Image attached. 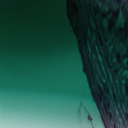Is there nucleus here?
<instances>
[{
  "label": "nucleus",
  "instance_id": "3",
  "mask_svg": "<svg viewBox=\"0 0 128 128\" xmlns=\"http://www.w3.org/2000/svg\"><path fill=\"white\" fill-rule=\"evenodd\" d=\"M81 6H82V3H81ZM81 14H82V7H81ZM81 28H82V15H81ZM82 32V30H81ZM81 38H82V33H81Z\"/></svg>",
  "mask_w": 128,
  "mask_h": 128
},
{
  "label": "nucleus",
  "instance_id": "4",
  "mask_svg": "<svg viewBox=\"0 0 128 128\" xmlns=\"http://www.w3.org/2000/svg\"><path fill=\"white\" fill-rule=\"evenodd\" d=\"M65 18L68 19V17L66 16H65Z\"/></svg>",
  "mask_w": 128,
  "mask_h": 128
},
{
  "label": "nucleus",
  "instance_id": "5",
  "mask_svg": "<svg viewBox=\"0 0 128 128\" xmlns=\"http://www.w3.org/2000/svg\"><path fill=\"white\" fill-rule=\"evenodd\" d=\"M81 62H82V55H81Z\"/></svg>",
  "mask_w": 128,
  "mask_h": 128
},
{
  "label": "nucleus",
  "instance_id": "6",
  "mask_svg": "<svg viewBox=\"0 0 128 128\" xmlns=\"http://www.w3.org/2000/svg\"><path fill=\"white\" fill-rule=\"evenodd\" d=\"M87 80H88V78H87Z\"/></svg>",
  "mask_w": 128,
  "mask_h": 128
},
{
  "label": "nucleus",
  "instance_id": "1",
  "mask_svg": "<svg viewBox=\"0 0 128 128\" xmlns=\"http://www.w3.org/2000/svg\"><path fill=\"white\" fill-rule=\"evenodd\" d=\"M78 6V105H80V4Z\"/></svg>",
  "mask_w": 128,
  "mask_h": 128
},
{
  "label": "nucleus",
  "instance_id": "2",
  "mask_svg": "<svg viewBox=\"0 0 128 128\" xmlns=\"http://www.w3.org/2000/svg\"><path fill=\"white\" fill-rule=\"evenodd\" d=\"M64 4V8H65V9L66 8V2H63Z\"/></svg>",
  "mask_w": 128,
  "mask_h": 128
}]
</instances>
